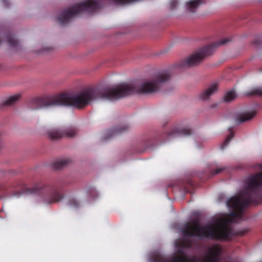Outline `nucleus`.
<instances>
[{"instance_id":"nucleus-8","label":"nucleus","mask_w":262,"mask_h":262,"mask_svg":"<svg viewBox=\"0 0 262 262\" xmlns=\"http://www.w3.org/2000/svg\"><path fill=\"white\" fill-rule=\"evenodd\" d=\"M192 130L187 127H176L171 129L169 133V136H187L192 134Z\"/></svg>"},{"instance_id":"nucleus-22","label":"nucleus","mask_w":262,"mask_h":262,"mask_svg":"<svg viewBox=\"0 0 262 262\" xmlns=\"http://www.w3.org/2000/svg\"><path fill=\"white\" fill-rule=\"evenodd\" d=\"M178 0H171L170 2V7L171 10L175 9L178 5Z\"/></svg>"},{"instance_id":"nucleus-10","label":"nucleus","mask_w":262,"mask_h":262,"mask_svg":"<svg viewBox=\"0 0 262 262\" xmlns=\"http://www.w3.org/2000/svg\"><path fill=\"white\" fill-rule=\"evenodd\" d=\"M129 128V126L127 125H123L119 128H113L111 130L107 131L106 137H105V140H107L112 136L117 134H121L127 130Z\"/></svg>"},{"instance_id":"nucleus-9","label":"nucleus","mask_w":262,"mask_h":262,"mask_svg":"<svg viewBox=\"0 0 262 262\" xmlns=\"http://www.w3.org/2000/svg\"><path fill=\"white\" fill-rule=\"evenodd\" d=\"M217 90L216 83H213L210 85L207 90L203 92L200 95V98L204 100H207Z\"/></svg>"},{"instance_id":"nucleus-12","label":"nucleus","mask_w":262,"mask_h":262,"mask_svg":"<svg viewBox=\"0 0 262 262\" xmlns=\"http://www.w3.org/2000/svg\"><path fill=\"white\" fill-rule=\"evenodd\" d=\"M20 94H16L9 97L2 103V106H10L15 103L20 98Z\"/></svg>"},{"instance_id":"nucleus-19","label":"nucleus","mask_w":262,"mask_h":262,"mask_svg":"<svg viewBox=\"0 0 262 262\" xmlns=\"http://www.w3.org/2000/svg\"><path fill=\"white\" fill-rule=\"evenodd\" d=\"M249 95H258L262 96V88H255L248 93Z\"/></svg>"},{"instance_id":"nucleus-16","label":"nucleus","mask_w":262,"mask_h":262,"mask_svg":"<svg viewBox=\"0 0 262 262\" xmlns=\"http://www.w3.org/2000/svg\"><path fill=\"white\" fill-rule=\"evenodd\" d=\"M236 97V94L234 91L231 90L227 92L224 97V101L226 102H229L233 100Z\"/></svg>"},{"instance_id":"nucleus-17","label":"nucleus","mask_w":262,"mask_h":262,"mask_svg":"<svg viewBox=\"0 0 262 262\" xmlns=\"http://www.w3.org/2000/svg\"><path fill=\"white\" fill-rule=\"evenodd\" d=\"M194 185L193 181L191 179H188L184 184L183 189L186 192H189L190 189L194 187Z\"/></svg>"},{"instance_id":"nucleus-3","label":"nucleus","mask_w":262,"mask_h":262,"mask_svg":"<svg viewBox=\"0 0 262 262\" xmlns=\"http://www.w3.org/2000/svg\"><path fill=\"white\" fill-rule=\"evenodd\" d=\"M0 193L16 197L23 193L43 196L48 204L57 203L63 199L64 194L57 185L39 182L32 188L27 187L21 180L0 185Z\"/></svg>"},{"instance_id":"nucleus-24","label":"nucleus","mask_w":262,"mask_h":262,"mask_svg":"<svg viewBox=\"0 0 262 262\" xmlns=\"http://www.w3.org/2000/svg\"><path fill=\"white\" fill-rule=\"evenodd\" d=\"M260 43H261L260 39L259 38L255 39L252 42V44L256 46H258L259 45H260Z\"/></svg>"},{"instance_id":"nucleus-7","label":"nucleus","mask_w":262,"mask_h":262,"mask_svg":"<svg viewBox=\"0 0 262 262\" xmlns=\"http://www.w3.org/2000/svg\"><path fill=\"white\" fill-rule=\"evenodd\" d=\"M77 133V130L75 127H70L64 130L53 128L47 132L49 138L52 140H56L63 137L72 138Z\"/></svg>"},{"instance_id":"nucleus-18","label":"nucleus","mask_w":262,"mask_h":262,"mask_svg":"<svg viewBox=\"0 0 262 262\" xmlns=\"http://www.w3.org/2000/svg\"><path fill=\"white\" fill-rule=\"evenodd\" d=\"M229 130L230 132L229 135L226 138L224 143L221 146V148L222 149L227 146L228 144L229 143V142L231 140V139L233 138L234 136V133L232 132L231 128H229Z\"/></svg>"},{"instance_id":"nucleus-21","label":"nucleus","mask_w":262,"mask_h":262,"mask_svg":"<svg viewBox=\"0 0 262 262\" xmlns=\"http://www.w3.org/2000/svg\"><path fill=\"white\" fill-rule=\"evenodd\" d=\"M182 245L184 247L190 248L191 247L192 244L190 241L184 239L182 242Z\"/></svg>"},{"instance_id":"nucleus-2","label":"nucleus","mask_w":262,"mask_h":262,"mask_svg":"<svg viewBox=\"0 0 262 262\" xmlns=\"http://www.w3.org/2000/svg\"><path fill=\"white\" fill-rule=\"evenodd\" d=\"M262 199V172L252 175L247 179L239 193L230 198L227 205L232 210L231 218L224 219L215 225L202 226L199 221L193 220L187 223L182 232L185 237H197L214 240L230 241L235 236H243L246 231H235L228 225L233 219L243 220V210L250 204H257Z\"/></svg>"},{"instance_id":"nucleus-11","label":"nucleus","mask_w":262,"mask_h":262,"mask_svg":"<svg viewBox=\"0 0 262 262\" xmlns=\"http://www.w3.org/2000/svg\"><path fill=\"white\" fill-rule=\"evenodd\" d=\"M256 113V111H252L241 114L238 117L237 121L239 123H242L250 120L255 116Z\"/></svg>"},{"instance_id":"nucleus-1","label":"nucleus","mask_w":262,"mask_h":262,"mask_svg":"<svg viewBox=\"0 0 262 262\" xmlns=\"http://www.w3.org/2000/svg\"><path fill=\"white\" fill-rule=\"evenodd\" d=\"M170 77L169 72L163 71L156 74L151 79L138 86L134 84L121 83L114 86L90 88L73 96L62 93L36 97L31 100L30 106L34 110L61 106L81 109L96 99L114 101L134 93L153 94L168 81Z\"/></svg>"},{"instance_id":"nucleus-20","label":"nucleus","mask_w":262,"mask_h":262,"mask_svg":"<svg viewBox=\"0 0 262 262\" xmlns=\"http://www.w3.org/2000/svg\"><path fill=\"white\" fill-rule=\"evenodd\" d=\"M69 204L72 207L78 208L79 206V202L75 199H72L69 200Z\"/></svg>"},{"instance_id":"nucleus-23","label":"nucleus","mask_w":262,"mask_h":262,"mask_svg":"<svg viewBox=\"0 0 262 262\" xmlns=\"http://www.w3.org/2000/svg\"><path fill=\"white\" fill-rule=\"evenodd\" d=\"M225 169L224 167L223 168H216L215 170H211V174L212 176H214L215 174H217L222 171Z\"/></svg>"},{"instance_id":"nucleus-14","label":"nucleus","mask_w":262,"mask_h":262,"mask_svg":"<svg viewBox=\"0 0 262 262\" xmlns=\"http://www.w3.org/2000/svg\"><path fill=\"white\" fill-rule=\"evenodd\" d=\"M5 37L10 47L15 48L18 46L19 42L12 34L8 33L5 35Z\"/></svg>"},{"instance_id":"nucleus-6","label":"nucleus","mask_w":262,"mask_h":262,"mask_svg":"<svg viewBox=\"0 0 262 262\" xmlns=\"http://www.w3.org/2000/svg\"><path fill=\"white\" fill-rule=\"evenodd\" d=\"M229 41V39L225 38L201 48L198 52L182 61L180 67H191L199 64L206 56L210 55L216 47L225 45Z\"/></svg>"},{"instance_id":"nucleus-5","label":"nucleus","mask_w":262,"mask_h":262,"mask_svg":"<svg viewBox=\"0 0 262 262\" xmlns=\"http://www.w3.org/2000/svg\"><path fill=\"white\" fill-rule=\"evenodd\" d=\"M222 253V247L217 245H214L209 249L208 254L202 259L195 257L190 260L187 256L182 255L173 257L168 260L163 255L156 254L151 257L150 261L151 262H220Z\"/></svg>"},{"instance_id":"nucleus-13","label":"nucleus","mask_w":262,"mask_h":262,"mask_svg":"<svg viewBox=\"0 0 262 262\" xmlns=\"http://www.w3.org/2000/svg\"><path fill=\"white\" fill-rule=\"evenodd\" d=\"M203 3L202 0H192L186 3L188 10L192 13L195 12L199 5Z\"/></svg>"},{"instance_id":"nucleus-4","label":"nucleus","mask_w":262,"mask_h":262,"mask_svg":"<svg viewBox=\"0 0 262 262\" xmlns=\"http://www.w3.org/2000/svg\"><path fill=\"white\" fill-rule=\"evenodd\" d=\"M102 7V4L95 0H86L63 10L57 17V21L62 26L68 23L71 19L85 12L92 14Z\"/></svg>"},{"instance_id":"nucleus-15","label":"nucleus","mask_w":262,"mask_h":262,"mask_svg":"<svg viewBox=\"0 0 262 262\" xmlns=\"http://www.w3.org/2000/svg\"><path fill=\"white\" fill-rule=\"evenodd\" d=\"M71 162V160L68 159H60L54 162L52 164V166L54 169L59 170L67 165Z\"/></svg>"}]
</instances>
